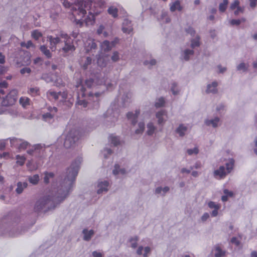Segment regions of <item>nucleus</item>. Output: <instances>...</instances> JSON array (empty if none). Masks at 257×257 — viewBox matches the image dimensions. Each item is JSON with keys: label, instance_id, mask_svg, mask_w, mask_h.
I'll return each instance as SVG.
<instances>
[{"label": "nucleus", "instance_id": "nucleus-21", "mask_svg": "<svg viewBox=\"0 0 257 257\" xmlns=\"http://www.w3.org/2000/svg\"><path fill=\"white\" fill-rule=\"evenodd\" d=\"M167 115V112L165 110L159 111L156 114V117L158 119V123L161 124L164 122L163 116Z\"/></svg>", "mask_w": 257, "mask_h": 257}, {"label": "nucleus", "instance_id": "nucleus-49", "mask_svg": "<svg viewBox=\"0 0 257 257\" xmlns=\"http://www.w3.org/2000/svg\"><path fill=\"white\" fill-rule=\"evenodd\" d=\"M93 84V80L92 79H87L85 82V85L87 86V88H90Z\"/></svg>", "mask_w": 257, "mask_h": 257}, {"label": "nucleus", "instance_id": "nucleus-41", "mask_svg": "<svg viewBox=\"0 0 257 257\" xmlns=\"http://www.w3.org/2000/svg\"><path fill=\"white\" fill-rule=\"evenodd\" d=\"M47 94L48 96H49V97L51 96L55 100H56L59 98V96L60 94V93L59 92L57 93L56 92H55V91H49L47 93Z\"/></svg>", "mask_w": 257, "mask_h": 257}, {"label": "nucleus", "instance_id": "nucleus-51", "mask_svg": "<svg viewBox=\"0 0 257 257\" xmlns=\"http://www.w3.org/2000/svg\"><path fill=\"white\" fill-rule=\"evenodd\" d=\"M237 9L234 11V14L235 16H237L239 13H243L244 11V8L238 6Z\"/></svg>", "mask_w": 257, "mask_h": 257}, {"label": "nucleus", "instance_id": "nucleus-61", "mask_svg": "<svg viewBox=\"0 0 257 257\" xmlns=\"http://www.w3.org/2000/svg\"><path fill=\"white\" fill-rule=\"evenodd\" d=\"M104 29V27L103 25H100L97 30V34L99 35L101 34L102 33Z\"/></svg>", "mask_w": 257, "mask_h": 257}, {"label": "nucleus", "instance_id": "nucleus-63", "mask_svg": "<svg viewBox=\"0 0 257 257\" xmlns=\"http://www.w3.org/2000/svg\"><path fill=\"white\" fill-rule=\"evenodd\" d=\"M5 62V56L0 53V64H4Z\"/></svg>", "mask_w": 257, "mask_h": 257}, {"label": "nucleus", "instance_id": "nucleus-38", "mask_svg": "<svg viewBox=\"0 0 257 257\" xmlns=\"http://www.w3.org/2000/svg\"><path fill=\"white\" fill-rule=\"evenodd\" d=\"M17 163L20 166H23L25 162L26 158L24 156L17 155L16 156Z\"/></svg>", "mask_w": 257, "mask_h": 257}, {"label": "nucleus", "instance_id": "nucleus-33", "mask_svg": "<svg viewBox=\"0 0 257 257\" xmlns=\"http://www.w3.org/2000/svg\"><path fill=\"white\" fill-rule=\"evenodd\" d=\"M29 181L31 183L34 185H36L38 184L39 181V176L37 174H36L32 176H30L29 178Z\"/></svg>", "mask_w": 257, "mask_h": 257}, {"label": "nucleus", "instance_id": "nucleus-22", "mask_svg": "<svg viewBox=\"0 0 257 257\" xmlns=\"http://www.w3.org/2000/svg\"><path fill=\"white\" fill-rule=\"evenodd\" d=\"M83 233L84 234V239L86 241H88L91 238V236L94 234L93 230H90L88 231L86 229H84L83 230Z\"/></svg>", "mask_w": 257, "mask_h": 257}, {"label": "nucleus", "instance_id": "nucleus-39", "mask_svg": "<svg viewBox=\"0 0 257 257\" xmlns=\"http://www.w3.org/2000/svg\"><path fill=\"white\" fill-rule=\"evenodd\" d=\"M234 161L233 159H231L228 163L226 164V167L227 173H229L232 170L234 166Z\"/></svg>", "mask_w": 257, "mask_h": 257}, {"label": "nucleus", "instance_id": "nucleus-35", "mask_svg": "<svg viewBox=\"0 0 257 257\" xmlns=\"http://www.w3.org/2000/svg\"><path fill=\"white\" fill-rule=\"evenodd\" d=\"M8 86V83L4 81L0 83V97H1V95H3L5 94V92L4 90L5 88H7Z\"/></svg>", "mask_w": 257, "mask_h": 257}, {"label": "nucleus", "instance_id": "nucleus-32", "mask_svg": "<svg viewBox=\"0 0 257 257\" xmlns=\"http://www.w3.org/2000/svg\"><path fill=\"white\" fill-rule=\"evenodd\" d=\"M31 36L33 39L38 40L42 37V34L38 30H35L32 32Z\"/></svg>", "mask_w": 257, "mask_h": 257}, {"label": "nucleus", "instance_id": "nucleus-3", "mask_svg": "<svg viewBox=\"0 0 257 257\" xmlns=\"http://www.w3.org/2000/svg\"><path fill=\"white\" fill-rule=\"evenodd\" d=\"M77 88V101L76 105L81 106L83 108H86L89 102L86 101L85 99H80L83 97H86L88 95V97H93V93L91 92H87L86 88L82 84V80L81 79L76 85Z\"/></svg>", "mask_w": 257, "mask_h": 257}, {"label": "nucleus", "instance_id": "nucleus-48", "mask_svg": "<svg viewBox=\"0 0 257 257\" xmlns=\"http://www.w3.org/2000/svg\"><path fill=\"white\" fill-rule=\"evenodd\" d=\"M119 56L118 53L117 51L114 52L111 56V60L114 62H116L119 60Z\"/></svg>", "mask_w": 257, "mask_h": 257}, {"label": "nucleus", "instance_id": "nucleus-57", "mask_svg": "<svg viewBox=\"0 0 257 257\" xmlns=\"http://www.w3.org/2000/svg\"><path fill=\"white\" fill-rule=\"evenodd\" d=\"M237 69L238 70H242L243 71H245L247 69V67H246L245 63H241L237 66Z\"/></svg>", "mask_w": 257, "mask_h": 257}, {"label": "nucleus", "instance_id": "nucleus-42", "mask_svg": "<svg viewBox=\"0 0 257 257\" xmlns=\"http://www.w3.org/2000/svg\"><path fill=\"white\" fill-rule=\"evenodd\" d=\"M165 104V100L163 97L159 98L155 103V106L156 107H161L164 106Z\"/></svg>", "mask_w": 257, "mask_h": 257}, {"label": "nucleus", "instance_id": "nucleus-53", "mask_svg": "<svg viewBox=\"0 0 257 257\" xmlns=\"http://www.w3.org/2000/svg\"><path fill=\"white\" fill-rule=\"evenodd\" d=\"M28 145L29 144L28 142H23L20 144L19 148V149L25 150L27 148Z\"/></svg>", "mask_w": 257, "mask_h": 257}, {"label": "nucleus", "instance_id": "nucleus-26", "mask_svg": "<svg viewBox=\"0 0 257 257\" xmlns=\"http://www.w3.org/2000/svg\"><path fill=\"white\" fill-rule=\"evenodd\" d=\"M224 195H223L221 197V200L223 202H225L228 200V197H232L233 195V193L231 191H229L227 189L224 190Z\"/></svg>", "mask_w": 257, "mask_h": 257}, {"label": "nucleus", "instance_id": "nucleus-45", "mask_svg": "<svg viewBox=\"0 0 257 257\" xmlns=\"http://www.w3.org/2000/svg\"><path fill=\"white\" fill-rule=\"evenodd\" d=\"M199 38L197 37L196 39L191 40V47L194 48L196 47H198L200 45Z\"/></svg>", "mask_w": 257, "mask_h": 257}, {"label": "nucleus", "instance_id": "nucleus-31", "mask_svg": "<svg viewBox=\"0 0 257 257\" xmlns=\"http://www.w3.org/2000/svg\"><path fill=\"white\" fill-rule=\"evenodd\" d=\"M228 4V0H223V2L220 3L219 6V10L220 12L223 13L226 10Z\"/></svg>", "mask_w": 257, "mask_h": 257}, {"label": "nucleus", "instance_id": "nucleus-36", "mask_svg": "<svg viewBox=\"0 0 257 257\" xmlns=\"http://www.w3.org/2000/svg\"><path fill=\"white\" fill-rule=\"evenodd\" d=\"M54 177V174L53 173L50 172H45V177L44 178V182L46 184H48L49 182V179L50 178H53Z\"/></svg>", "mask_w": 257, "mask_h": 257}, {"label": "nucleus", "instance_id": "nucleus-44", "mask_svg": "<svg viewBox=\"0 0 257 257\" xmlns=\"http://www.w3.org/2000/svg\"><path fill=\"white\" fill-rule=\"evenodd\" d=\"M139 128L136 131L135 133L136 134H142L144 132L145 128V123L144 122H140L139 123Z\"/></svg>", "mask_w": 257, "mask_h": 257}, {"label": "nucleus", "instance_id": "nucleus-18", "mask_svg": "<svg viewBox=\"0 0 257 257\" xmlns=\"http://www.w3.org/2000/svg\"><path fill=\"white\" fill-rule=\"evenodd\" d=\"M19 102L23 107L26 108L30 105L31 100L28 97L22 96L20 98Z\"/></svg>", "mask_w": 257, "mask_h": 257}, {"label": "nucleus", "instance_id": "nucleus-62", "mask_svg": "<svg viewBox=\"0 0 257 257\" xmlns=\"http://www.w3.org/2000/svg\"><path fill=\"white\" fill-rule=\"evenodd\" d=\"M209 217V215L208 213H205L201 217V220L203 221H206Z\"/></svg>", "mask_w": 257, "mask_h": 257}, {"label": "nucleus", "instance_id": "nucleus-64", "mask_svg": "<svg viewBox=\"0 0 257 257\" xmlns=\"http://www.w3.org/2000/svg\"><path fill=\"white\" fill-rule=\"evenodd\" d=\"M93 257H102V254L100 252L94 251L92 252Z\"/></svg>", "mask_w": 257, "mask_h": 257}, {"label": "nucleus", "instance_id": "nucleus-10", "mask_svg": "<svg viewBox=\"0 0 257 257\" xmlns=\"http://www.w3.org/2000/svg\"><path fill=\"white\" fill-rule=\"evenodd\" d=\"M208 205L209 208L214 209V210L212 211L211 216L213 217L216 216L218 214V211L220 208V205L219 204H216L213 201L209 202Z\"/></svg>", "mask_w": 257, "mask_h": 257}, {"label": "nucleus", "instance_id": "nucleus-5", "mask_svg": "<svg viewBox=\"0 0 257 257\" xmlns=\"http://www.w3.org/2000/svg\"><path fill=\"white\" fill-rule=\"evenodd\" d=\"M17 99V93L15 90H12L3 98L2 104L4 106H11L15 103Z\"/></svg>", "mask_w": 257, "mask_h": 257}, {"label": "nucleus", "instance_id": "nucleus-47", "mask_svg": "<svg viewBox=\"0 0 257 257\" xmlns=\"http://www.w3.org/2000/svg\"><path fill=\"white\" fill-rule=\"evenodd\" d=\"M239 6V2L238 0H235L233 3H232L230 6V9L231 10H233Z\"/></svg>", "mask_w": 257, "mask_h": 257}, {"label": "nucleus", "instance_id": "nucleus-2", "mask_svg": "<svg viewBox=\"0 0 257 257\" xmlns=\"http://www.w3.org/2000/svg\"><path fill=\"white\" fill-rule=\"evenodd\" d=\"M92 2L90 0L81 1L74 4L72 8V15L76 25L82 26L93 25L95 22V17L101 13L100 10L95 6L91 8Z\"/></svg>", "mask_w": 257, "mask_h": 257}, {"label": "nucleus", "instance_id": "nucleus-37", "mask_svg": "<svg viewBox=\"0 0 257 257\" xmlns=\"http://www.w3.org/2000/svg\"><path fill=\"white\" fill-rule=\"evenodd\" d=\"M215 257H221L224 255L225 254V252L223 251L221 248L219 246H217L215 248Z\"/></svg>", "mask_w": 257, "mask_h": 257}, {"label": "nucleus", "instance_id": "nucleus-58", "mask_svg": "<svg viewBox=\"0 0 257 257\" xmlns=\"http://www.w3.org/2000/svg\"><path fill=\"white\" fill-rule=\"evenodd\" d=\"M145 65L150 64L151 66L155 65L156 64V61L155 59L151 60L149 62L148 61H145L144 62Z\"/></svg>", "mask_w": 257, "mask_h": 257}, {"label": "nucleus", "instance_id": "nucleus-46", "mask_svg": "<svg viewBox=\"0 0 257 257\" xmlns=\"http://www.w3.org/2000/svg\"><path fill=\"white\" fill-rule=\"evenodd\" d=\"M138 240V238L137 237H135V238H132L130 239V241L131 243V246L135 248L137 246V241Z\"/></svg>", "mask_w": 257, "mask_h": 257}, {"label": "nucleus", "instance_id": "nucleus-7", "mask_svg": "<svg viewBox=\"0 0 257 257\" xmlns=\"http://www.w3.org/2000/svg\"><path fill=\"white\" fill-rule=\"evenodd\" d=\"M48 112L42 115L43 120L46 121H50L56 114L58 109L56 107L49 106L48 107Z\"/></svg>", "mask_w": 257, "mask_h": 257}, {"label": "nucleus", "instance_id": "nucleus-4", "mask_svg": "<svg viewBox=\"0 0 257 257\" xmlns=\"http://www.w3.org/2000/svg\"><path fill=\"white\" fill-rule=\"evenodd\" d=\"M81 137V132L79 130H73L67 135L64 143V147L70 148L73 146L75 143L79 140Z\"/></svg>", "mask_w": 257, "mask_h": 257}, {"label": "nucleus", "instance_id": "nucleus-25", "mask_svg": "<svg viewBox=\"0 0 257 257\" xmlns=\"http://www.w3.org/2000/svg\"><path fill=\"white\" fill-rule=\"evenodd\" d=\"M219 121V118L218 117H215L213 119L211 120H206L205 121V123L207 125H212L214 127H215L217 126V124Z\"/></svg>", "mask_w": 257, "mask_h": 257}, {"label": "nucleus", "instance_id": "nucleus-14", "mask_svg": "<svg viewBox=\"0 0 257 257\" xmlns=\"http://www.w3.org/2000/svg\"><path fill=\"white\" fill-rule=\"evenodd\" d=\"M226 175L224 166H220L218 170H215L214 172V175L215 177H218L219 179H222Z\"/></svg>", "mask_w": 257, "mask_h": 257}, {"label": "nucleus", "instance_id": "nucleus-19", "mask_svg": "<svg viewBox=\"0 0 257 257\" xmlns=\"http://www.w3.org/2000/svg\"><path fill=\"white\" fill-rule=\"evenodd\" d=\"M28 184L27 182H19L17 183V187L16 189V192L20 194L22 193L24 190V189L27 187Z\"/></svg>", "mask_w": 257, "mask_h": 257}, {"label": "nucleus", "instance_id": "nucleus-1", "mask_svg": "<svg viewBox=\"0 0 257 257\" xmlns=\"http://www.w3.org/2000/svg\"><path fill=\"white\" fill-rule=\"evenodd\" d=\"M81 163V159L79 158L77 161L73 162L71 166L67 169V175L64 179V183L68 184V186H64L63 189H60L58 191L57 194L55 195H49L47 197L41 198L37 201L34 207L36 212L41 211L45 206L49 203L50 202H54L56 201H63L71 189L73 184L78 174L79 165Z\"/></svg>", "mask_w": 257, "mask_h": 257}, {"label": "nucleus", "instance_id": "nucleus-34", "mask_svg": "<svg viewBox=\"0 0 257 257\" xmlns=\"http://www.w3.org/2000/svg\"><path fill=\"white\" fill-rule=\"evenodd\" d=\"M148 131L147 134L149 136L152 135L155 130V127L154 126L152 122H150L147 125Z\"/></svg>", "mask_w": 257, "mask_h": 257}, {"label": "nucleus", "instance_id": "nucleus-30", "mask_svg": "<svg viewBox=\"0 0 257 257\" xmlns=\"http://www.w3.org/2000/svg\"><path fill=\"white\" fill-rule=\"evenodd\" d=\"M187 131V127L183 124H180L176 130V132L179 134L181 137H183L185 135V133Z\"/></svg>", "mask_w": 257, "mask_h": 257}, {"label": "nucleus", "instance_id": "nucleus-20", "mask_svg": "<svg viewBox=\"0 0 257 257\" xmlns=\"http://www.w3.org/2000/svg\"><path fill=\"white\" fill-rule=\"evenodd\" d=\"M108 60V57H100L99 56L97 58V64L100 67H105L107 64V60Z\"/></svg>", "mask_w": 257, "mask_h": 257}, {"label": "nucleus", "instance_id": "nucleus-16", "mask_svg": "<svg viewBox=\"0 0 257 257\" xmlns=\"http://www.w3.org/2000/svg\"><path fill=\"white\" fill-rule=\"evenodd\" d=\"M217 85L218 84L216 81L213 82L211 84L208 85L206 90L207 93H216L217 92Z\"/></svg>", "mask_w": 257, "mask_h": 257}, {"label": "nucleus", "instance_id": "nucleus-28", "mask_svg": "<svg viewBox=\"0 0 257 257\" xmlns=\"http://www.w3.org/2000/svg\"><path fill=\"white\" fill-rule=\"evenodd\" d=\"M113 173L116 175L119 173L121 174H124L125 173V170L124 169H119V166L118 164H115L114 166V169L113 170Z\"/></svg>", "mask_w": 257, "mask_h": 257}, {"label": "nucleus", "instance_id": "nucleus-40", "mask_svg": "<svg viewBox=\"0 0 257 257\" xmlns=\"http://www.w3.org/2000/svg\"><path fill=\"white\" fill-rule=\"evenodd\" d=\"M194 51L192 50H185L184 52V59L186 61H188L189 59V56L192 55Z\"/></svg>", "mask_w": 257, "mask_h": 257}, {"label": "nucleus", "instance_id": "nucleus-11", "mask_svg": "<svg viewBox=\"0 0 257 257\" xmlns=\"http://www.w3.org/2000/svg\"><path fill=\"white\" fill-rule=\"evenodd\" d=\"M115 45V42L113 41L110 43L108 41H104L101 44V48L105 52L109 51Z\"/></svg>", "mask_w": 257, "mask_h": 257}, {"label": "nucleus", "instance_id": "nucleus-17", "mask_svg": "<svg viewBox=\"0 0 257 257\" xmlns=\"http://www.w3.org/2000/svg\"><path fill=\"white\" fill-rule=\"evenodd\" d=\"M28 93L33 97L39 96L40 95V89L38 87H30L28 90Z\"/></svg>", "mask_w": 257, "mask_h": 257}, {"label": "nucleus", "instance_id": "nucleus-60", "mask_svg": "<svg viewBox=\"0 0 257 257\" xmlns=\"http://www.w3.org/2000/svg\"><path fill=\"white\" fill-rule=\"evenodd\" d=\"M176 84L175 83H173L171 87V90L174 95L177 94L178 92L177 89L176 88Z\"/></svg>", "mask_w": 257, "mask_h": 257}, {"label": "nucleus", "instance_id": "nucleus-52", "mask_svg": "<svg viewBox=\"0 0 257 257\" xmlns=\"http://www.w3.org/2000/svg\"><path fill=\"white\" fill-rule=\"evenodd\" d=\"M241 23V20L237 19H232L230 21V24L231 25H236L238 26Z\"/></svg>", "mask_w": 257, "mask_h": 257}, {"label": "nucleus", "instance_id": "nucleus-55", "mask_svg": "<svg viewBox=\"0 0 257 257\" xmlns=\"http://www.w3.org/2000/svg\"><path fill=\"white\" fill-rule=\"evenodd\" d=\"M231 242L233 244H234L237 246L240 244L239 240L236 237H233L231 238Z\"/></svg>", "mask_w": 257, "mask_h": 257}, {"label": "nucleus", "instance_id": "nucleus-59", "mask_svg": "<svg viewBox=\"0 0 257 257\" xmlns=\"http://www.w3.org/2000/svg\"><path fill=\"white\" fill-rule=\"evenodd\" d=\"M186 32L188 34H190L191 36H194L195 31V30L191 27L188 28L186 30Z\"/></svg>", "mask_w": 257, "mask_h": 257}, {"label": "nucleus", "instance_id": "nucleus-43", "mask_svg": "<svg viewBox=\"0 0 257 257\" xmlns=\"http://www.w3.org/2000/svg\"><path fill=\"white\" fill-rule=\"evenodd\" d=\"M21 46L22 47H26L27 49L30 48L31 47H33L34 45L32 42L30 40L27 41V43L25 42H22L21 43Z\"/></svg>", "mask_w": 257, "mask_h": 257}, {"label": "nucleus", "instance_id": "nucleus-24", "mask_svg": "<svg viewBox=\"0 0 257 257\" xmlns=\"http://www.w3.org/2000/svg\"><path fill=\"white\" fill-rule=\"evenodd\" d=\"M48 38L50 41V45L52 46V49H53V47H55L56 45L60 42V39L59 37L54 38L52 36H50Z\"/></svg>", "mask_w": 257, "mask_h": 257}, {"label": "nucleus", "instance_id": "nucleus-15", "mask_svg": "<svg viewBox=\"0 0 257 257\" xmlns=\"http://www.w3.org/2000/svg\"><path fill=\"white\" fill-rule=\"evenodd\" d=\"M170 6V11L172 12H175L176 10L181 11L182 10V7L180 5V2L178 0L171 3Z\"/></svg>", "mask_w": 257, "mask_h": 257}, {"label": "nucleus", "instance_id": "nucleus-23", "mask_svg": "<svg viewBox=\"0 0 257 257\" xmlns=\"http://www.w3.org/2000/svg\"><path fill=\"white\" fill-rule=\"evenodd\" d=\"M108 13L111 15L112 17L115 18L118 16V9L117 8L113 6L110 7L107 10Z\"/></svg>", "mask_w": 257, "mask_h": 257}, {"label": "nucleus", "instance_id": "nucleus-13", "mask_svg": "<svg viewBox=\"0 0 257 257\" xmlns=\"http://www.w3.org/2000/svg\"><path fill=\"white\" fill-rule=\"evenodd\" d=\"M109 186V183L107 181L101 182L98 183L97 187L98 189L97 190V193L100 194L103 191L106 192L108 190V187Z\"/></svg>", "mask_w": 257, "mask_h": 257}, {"label": "nucleus", "instance_id": "nucleus-12", "mask_svg": "<svg viewBox=\"0 0 257 257\" xmlns=\"http://www.w3.org/2000/svg\"><path fill=\"white\" fill-rule=\"evenodd\" d=\"M85 47L87 52H88L89 51L96 49L97 45L93 39H89L85 44Z\"/></svg>", "mask_w": 257, "mask_h": 257}, {"label": "nucleus", "instance_id": "nucleus-50", "mask_svg": "<svg viewBox=\"0 0 257 257\" xmlns=\"http://www.w3.org/2000/svg\"><path fill=\"white\" fill-rule=\"evenodd\" d=\"M92 61V59L90 57H87L86 58V62L85 64L83 65V67L84 69H86L87 68L88 65L91 64Z\"/></svg>", "mask_w": 257, "mask_h": 257}, {"label": "nucleus", "instance_id": "nucleus-56", "mask_svg": "<svg viewBox=\"0 0 257 257\" xmlns=\"http://www.w3.org/2000/svg\"><path fill=\"white\" fill-rule=\"evenodd\" d=\"M20 72L22 74H24L26 73L30 74L31 72V70L30 68L25 67V68H23V69H22L21 70Z\"/></svg>", "mask_w": 257, "mask_h": 257}, {"label": "nucleus", "instance_id": "nucleus-8", "mask_svg": "<svg viewBox=\"0 0 257 257\" xmlns=\"http://www.w3.org/2000/svg\"><path fill=\"white\" fill-rule=\"evenodd\" d=\"M133 30L131 22L127 19H125L122 23V32L124 33L129 34L133 31Z\"/></svg>", "mask_w": 257, "mask_h": 257}, {"label": "nucleus", "instance_id": "nucleus-6", "mask_svg": "<svg viewBox=\"0 0 257 257\" xmlns=\"http://www.w3.org/2000/svg\"><path fill=\"white\" fill-rule=\"evenodd\" d=\"M61 38L64 39L65 46L62 48V50L65 52H72L75 50V48L73 44L71 39L67 34H61Z\"/></svg>", "mask_w": 257, "mask_h": 257}, {"label": "nucleus", "instance_id": "nucleus-27", "mask_svg": "<svg viewBox=\"0 0 257 257\" xmlns=\"http://www.w3.org/2000/svg\"><path fill=\"white\" fill-rule=\"evenodd\" d=\"M40 49L41 52L47 57V58H49L51 57V53L46 46L45 45L41 46Z\"/></svg>", "mask_w": 257, "mask_h": 257}, {"label": "nucleus", "instance_id": "nucleus-29", "mask_svg": "<svg viewBox=\"0 0 257 257\" xmlns=\"http://www.w3.org/2000/svg\"><path fill=\"white\" fill-rule=\"evenodd\" d=\"M109 141L114 146H116L120 144V141L118 137L114 136L113 135H111L109 137Z\"/></svg>", "mask_w": 257, "mask_h": 257}, {"label": "nucleus", "instance_id": "nucleus-54", "mask_svg": "<svg viewBox=\"0 0 257 257\" xmlns=\"http://www.w3.org/2000/svg\"><path fill=\"white\" fill-rule=\"evenodd\" d=\"M187 153L190 155L193 154H197L198 153V149L197 148H195L193 149H188L187 150Z\"/></svg>", "mask_w": 257, "mask_h": 257}, {"label": "nucleus", "instance_id": "nucleus-9", "mask_svg": "<svg viewBox=\"0 0 257 257\" xmlns=\"http://www.w3.org/2000/svg\"><path fill=\"white\" fill-rule=\"evenodd\" d=\"M139 114V110H136L135 113H133L132 112H128L127 113V117L128 119H130L132 121V123L133 125H135L136 124L137 122V118Z\"/></svg>", "mask_w": 257, "mask_h": 257}]
</instances>
